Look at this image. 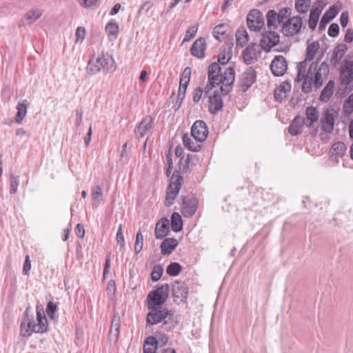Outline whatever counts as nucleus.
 <instances>
[{
  "label": "nucleus",
  "instance_id": "1",
  "mask_svg": "<svg viewBox=\"0 0 353 353\" xmlns=\"http://www.w3.org/2000/svg\"><path fill=\"white\" fill-rule=\"evenodd\" d=\"M296 69L297 75L295 81H303L302 90L305 93L310 92L312 85L316 89L320 88L330 73L329 64L325 61L322 62L319 65V61H313L306 72V61H303L298 63Z\"/></svg>",
  "mask_w": 353,
  "mask_h": 353
},
{
  "label": "nucleus",
  "instance_id": "2",
  "mask_svg": "<svg viewBox=\"0 0 353 353\" xmlns=\"http://www.w3.org/2000/svg\"><path fill=\"white\" fill-rule=\"evenodd\" d=\"M30 307H27L22 321L20 324V335L22 337H29L32 333L43 334L48 331V323L41 305L36 306L37 320L35 323L32 316L28 314Z\"/></svg>",
  "mask_w": 353,
  "mask_h": 353
},
{
  "label": "nucleus",
  "instance_id": "3",
  "mask_svg": "<svg viewBox=\"0 0 353 353\" xmlns=\"http://www.w3.org/2000/svg\"><path fill=\"white\" fill-rule=\"evenodd\" d=\"M183 181L182 176L178 171H175L170 178V185L167 189L165 204L170 206L173 203L176 195L178 194Z\"/></svg>",
  "mask_w": 353,
  "mask_h": 353
},
{
  "label": "nucleus",
  "instance_id": "4",
  "mask_svg": "<svg viewBox=\"0 0 353 353\" xmlns=\"http://www.w3.org/2000/svg\"><path fill=\"white\" fill-rule=\"evenodd\" d=\"M302 25V19L300 17H292L283 23L282 33L287 37L294 36L300 32Z\"/></svg>",
  "mask_w": 353,
  "mask_h": 353
},
{
  "label": "nucleus",
  "instance_id": "5",
  "mask_svg": "<svg viewBox=\"0 0 353 353\" xmlns=\"http://www.w3.org/2000/svg\"><path fill=\"white\" fill-rule=\"evenodd\" d=\"M234 80L235 72L232 67L225 68L223 73H221V79H219V85L222 84L221 90L223 94L226 95L230 92Z\"/></svg>",
  "mask_w": 353,
  "mask_h": 353
},
{
  "label": "nucleus",
  "instance_id": "6",
  "mask_svg": "<svg viewBox=\"0 0 353 353\" xmlns=\"http://www.w3.org/2000/svg\"><path fill=\"white\" fill-rule=\"evenodd\" d=\"M280 41V35L274 30L264 32L260 41V46L265 52H270L273 46Z\"/></svg>",
  "mask_w": 353,
  "mask_h": 353
},
{
  "label": "nucleus",
  "instance_id": "7",
  "mask_svg": "<svg viewBox=\"0 0 353 353\" xmlns=\"http://www.w3.org/2000/svg\"><path fill=\"white\" fill-rule=\"evenodd\" d=\"M260 45L256 43L250 44L242 53L243 61L247 65H251L256 62L261 54Z\"/></svg>",
  "mask_w": 353,
  "mask_h": 353
},
{
  "label": "nucleus",
  "instance_id": "8",
  "mask_svg": "<svg viewBox=\"0 0 353 353\" xmlns=\"http://www.w3.org/2000/svg\"><path fill=\"white\" fill-rule=\"evenodd\" d=\"M247 25L250 30L259 31L264 26L263 14L258 10H251L247 16Z\"/></svg>",
  "mask_w": 353,
  "mask_h": 353
},
{
  "label": "nucleus",
  "instance_id": "9",
  "mask_svg": "<svg viewBox=\"0 0 353 353\" xmlns=\"http://www.w3.org/2000/svg\"><path fill=\"white\" fill-rule=\"evenodd\" d=\"M190 76L191 69L190 68L187 67L183 70L180 78V83L176 101V103H179L177 109L180 107L183 100L185 98L186 90L190 82Z\"/></svg>",
  "mask_w": 353,
  "mask_h": 353
},
{
  "label": "nucleus",
  "instance_id": "10",
  "mask_svg": "<svg viewBox=\"0 0 353 353\" xmlns=\"http://www.w3.org/2000/svg\"><path fill=\"white\" fill-rule=\"evenodd\" d=\"M198 200L194 195L183 198L182 214L186 218L192 217L197 210Z\"/></svg>",
  "mask_w": 353,
  "mask_h": 353
},
{
  "label": "nucleus",
  "instance_id": "11",
  "mask_svg": "<svg viewBox=\"0 0 353 353\" xmlns=\"http://www.w3.org/2000/svg\"><path fill=\"white\" fill-rule=\"evenodd\" d=\"M175 311L164 307L163 305H156V324L163 323L168 325L174 320Z\"/></svg>",
  "mask_w": 353,
  "mask_h": 353
},
{
  "label": "nucleus",
  "instance_id": "12",
  "mask_svg": "<svg viewBox=\"0 0 353 353\" xmlns=\"http://www.w3.org/2000/svg\"><path fill=\"white\" fill-rule=\"evenodd\" d=\"M288 69L286 59L282 55H276L270 64V70L275 77L283 76Z\"/></svg>",
  "mask_w": 353,
  "mask_h": 353
},
{
  "label": "nucleus",
  "instance_id": "13",
  "mask_svg": "<svg viewBox=\"0 0 353 353\" xmlns=\"http://www.w3.org/2000/svg\"><path fill=\"white\" fill-rule=\"evenodd\" d=\"M191 134L195 141H204L208 134V130L205 123L201 120L196 121L192 126Z\"/></svg>",
  "mask_w": 353,
  "mask_h": 353
},
{
  "label": "nucleus",
  "instance_id": "14",
  "mask_svg": "<svg viewBox=\"0 0 353 353\" xmlns=\"http://www.w3.org/2000/svg\"><path fill=\"white\" fill-rule=\"evenodd\" d=\"M256 72L252 67L248 68L241 75L240 88L242 92H246L256 81Z\"/></svg>",
  "mask_w": 353,
  "mask_h": 353
},
{
  "label": "nucleus",
  "instance_id": "15",
  "mask_svg": "<svg viewBox=\"0 0 353 353\" xmlns=\"http://www.w3.org/2000/svg\"><path fill=\"white\" fill-rule=\"evenodd\" d=\"M121 328V319L119 314H114L109 331L108 340L110 343L115 344L118 340Z\"/></svg>",
  "mask_w": 353,
  "mask_h": 353
},
{
  "label": "nucleus",
  "instance_id": "16",
  "mask_svg": "<svg viewBox=\"0 0 353 353\" xmlns=\"http://www.w3.org/2000/svg\"><path fill=\"white\" fill-rule=\"evenodd\" d=\"M222 68L218 63H212L208 68V81L211 87L219 85Z\"/></svg>",
  "mask_w": 353,
  "mask_h": 353
},
{
  "label": "nucleus",
  "instance_id": "17",
  "mask_svg": "<svg viewBox=\"0 0 353 353\" xmlns=\"http://www.w3.org/2000/svg\"><path fill=\"white\" fill-rule=\"evenodd\" d=\"M223 106V101L221 95L218 91H214L213 95L209 97L208 109L212 114H216L220 111Z\"/></svg>",
  "mask_w": 353,
  "mask_h": 353
},
{
  "label": "nucleus",
  "instance_id": "18",
  "mask_svg": "<svg viewBox=\"0 0 353 353\" xmlns=\"http://www.w3.org/2000/svg\"><path fill=\"white\" fill-rule=\"evenodd\" d=\"M205 41L203 37H200L192 43L190 48V53L195 57L202 59L205 57Z\"/></svg>",
  "mask_w": 353,
  "mask_h": 353
},
{
  "label": "nucleus",
  "instance_id": "19",
  "mask_svg": "<svg viewBox=\"0 0 353 353\" xmlns=\"http://www.w3.org/2000/svg\"><path fill=\"white\" fill-rule=\"evenodd\" d=\"M334 117L329 110H326L321 119V128L327 133H331L334 130Z\"/></svg>",
  "mask_w": 353,
  "mask_h": 353
},
{
  "label": "nucleus",
  "instance_id": "20",
  "mask_svg": "<svg viewBox=\"0 0 353 353\" xmlns=\"http://www.w3.org/2000/svg\"><path fill=\"white\" fill-rule=\"evenodd\" d=\"M179 242L174 238H165L160 245L162 255H170L177 248Z\"/></svg>",
  "mask_w": 353,
  "mask_h": 353
},
{
  "label": "nucleus",
  "instance_id": "21",
  "mask_svg": "<svg viewBox=\"0 0 353 353\" xmlns=\"http://www.w3.org/2000/svg\"><path fill=\"white\" fill-rule=\"evenodd\" d=\"M347 148L344 143L341 141L335 142L332 144L330 155L332 159H334L336 162L339 163V158L343 157L346 153Z\"/></svg>",
  "mask_w": 353,
  "mask_h": 353
},
{
  "label": "nucleus",
  "instance_id": "22",
  "mask_svg": "<svg viewBox=\"0 0 353 353\" xmlns=\"http://www.w3.org/2000/svg\"><path fill=\"white\" fill-rule=\"evenodd\" d=\"M97 63H99L101 68L107 72H112L115 70V62L108 54H102L97 59Z\"/></svg>",
  "mask_w": 353,
  "mask_h": 353
},
{
  "label": "nucleus",
  "instance_id": "23",
  "mask_svg": "<svg viewBox=\"0 0 353 353\" xmlns=\"http://www.w3.org/2000/svg\"><path fill=\"white\" fill-rule=\"evenodd\" d=\"M42 14V11L39 9H32L29 10L21 19L19 26H26L32 24Z\"/></svg>",
  "mask_w": 353,
  "mask_h": 353
},
{
  "label": "nucleus",
  "instance_id": "24",
  "mask_svg": "<svg viewBox=\"0 0 353 353\" xmlns=\"http://www.w3.org/2000/svg\"><path fill=\"white\" fill-rule=\"evenodd\" d=\"M198 161L199 158L196 154H189L185 158L182 157L179 161L180 170L183 172H188L196 165Z\"/></svg>",
  "mask_w": 353,
  "mask_h": 353
},
{
  "label": "nucleus",
  "instance_id": "25",
  "mask_svg": "<svg viewBox=\"0 0 353 353\" xmlns=\"http://www.w3.org/2000/svg\"><path fill=\"white\" fill-rule=\"evenodd\" d=\"M170 287L167 283L156 286V305H163L168 299Z\"/></svg>",
  "mask_w": 353,
  "mask_h": 353
},
{
  "label": "nucleus",
  "instance_id": "26",
  "mask_svg": "<svg viewBox=\"0 0 353 353\" xmlns=\"http://www.w3.org/2000/svg\"><path fill=\"white\" fill-rule=\"evenodd\" d=\"M146 301L148 309L152 310L147 314L146 323L147 326H151L154 325V290L149 292Z\"/></svg>",
  "mask_w": 353,
  "mask_h": 353
},
{
  "label": "nucleus",
  "instance_id": "27",
  "mask_svg": "<svg viewBox=\"0 0 353 353\" xmlns=\"http://www.w3.org/2000/svg\"><path fill=\"white\" fill-rule=\"evenodd\" d=\"M319 118V110L312 106L307 108L305 110V125L307 128L314 127Z\"/></svg>",
  "mask_w": 353,
  "mask_h": 353
},
{
  "label": "nucleus",
  "instance_id": "28",
  "mask_svg": "<svg viewBox=\"0 0 353 353\" xmlns=\"http://www.w3.org/2000/svg\"><path fill=\"white\" fill-rule=\"evenodd\" d=\"M305 125V119L301 116L294 117L288 127V132L292 136H296L302 133V129Z\"/></svg>",
  "mask_w": 353,
  "mask_h": 353
},
{
  "label": "nucleus",
  "instance_id": "29",
  "mask_svg": "<svg viewBox=\"0 0 353 353\" xmlns=\"http://www.w3.org/2000/svg\"><path fill=\"white\" fill-rule=\"evenodd\" d=\"M170 232V221L168 219H161L156 223V238L163 239Z\"/></svg>",
  "mask_w": 353,
  "mask_h": 353
},
{
  "label": "nucleus",
  "instance_id": "30",
  "mask_svg": "<svg viewBox=\"0 0 353 353\" xmlns=\"http://www.w3.org/2000/svg\"><path fill=\"white\" fill-rule=\"evenodd\" d=\"M338 12L339 11L335 6H330L321 19L319 26V30H323L327 23L337 15Z\"/></svg>",
  "mask_w": 353,
  "mask_h": 353
},
{
  "label": "nucleus",
  "instance_id": "31",
  "mask_svg": "<svg viewBox=\"0 0 353 353\" xmlns=\"http://www.w3.org/2000/svg\"><path fill=\"white\" fill-rule=\"evenodd\" d=\"M232 46L233 43L230 42L227 43L226 46H224L220 52L218 57L219 64L225 65L228 63L230 59L232 57Z\"/></svg>",
  "mask_w": 353,
  "mask_h": 353
},
{
  "label": "nucleus",
  "instance_id": "32",
  "mask_svg": "<svg viewBox=\"0 0 353 353\" xmlns=\"http://www.w3.org/2000/svg\"><path fill=\"white\" fill-rule=\"evenodd\" d=\"M341 78L342 81L346 83H349L353 79V61L345 63L341 70Z\"/></svg>",
  "mask_w": 353,
  "mask_h": 353
},
{
  "label": "nucleus",
  "instance_id": "33",
  "mask_svg": "<svg viewBox=\"0 0 353 353\" xmlns=\"http://www.w3.org/2000/svg\"><path fill=\"white\" fill-rule=\"evenodd\" d=\"M267 26L268 29L275 30L281 23L278 17L277 12L274 10H270L268 12L267 15Z\"/></svg>",
  "mask_w": 353,
  "mask_h": 353
},
{
  "label": "nucleus",
  "instance_id": "34",
  "mask_svg": "<svg viewBox=\"0 0 353 353\" xmlns=\"http://www.w3.org/2000/svg\"><path fill=\"white\" fill-rule=\"evenodd\" d=\"M235 37L237 46L243 48L248 43L249 36L247 30L243 28H239L236 30Z\"/></svg>",
  "mask_w": 353,
  "mask_h": 353
},
{
  "label": "nucleus",
  "instance_id": "35",
  "mask_svg": "<svg viewBox=\"0 0 353 353\" xmlns=\"http://www.w3.org/2000/svg\"><path fill=\"white\" fill-rule=\"evenodd\" d=\"M319 48L320 45L318 41H312L310 43L308 41L306 50V56L304 61L306 62L307 61H312L314 59L318 50H319Z\"/></svg>",
  "mask_w": 353,
  "mask_h": 353
},
{
  "label": "nucleus",
  "instance_id": "36",
  "mask_svg": "<svg viewBox=\"0 0 353 353\" xmlns=\"http://www.w3.org/2000/svg\"><path fill=\"white\" fill-rule=\"evenodd\" d=\"M152 121L153 118L151 116L146 117L141 121L137 128V133L139 134L140 137H143L150 129Z\"/></svg>",
  "mask_w": 353,
  "mask_h": 353
},
{
  "label": "nucleus",
  "instance_id": "37",
  "mask_svg": "<svg viewBox=\"0 0 353 353\" xmlns=\"http://www.w3.org/2000/svg\"><path fill=\"white\" fill-rule=\"evenodd\" d=\"M199 141H194L191 139L188 134H185L183 137V143L185 147L192 152H198L201 145L198 143Z\"/></svg>",
  "mask_w": 353,
  "mask_h": 353
},
{
  "label": "nucleus",
  "instance_id": "38",
  "mask_svg": "<svg viewBox=\"0 0 353 353\" xmlns=\"http://www.w3.org/2000/svg\"><path fill=\"white\" fill-rule=\"evenodd\" d=\"M171 227L172 230L178 232L183 228V221L181 215L177 212H174L171 216Z\"/></svg>",
  "mask_w": 353,
  "mask_h": 353
},
{
  "label": "nucleus",
  "instance_id": "39",
  "mask_svg": "<svg viewBox=\"0 0 353 353\" xmlns=\"http://www.w3.org/2000/svg\"><path fill=\"white\" fill-rule=\"evenodd\" d=\"M347 50V47L345 44L341 43L338 45L334 50L332 61H334V62L339 61Z\"/></svg>",
  "mask_w": 353,
  "mask_h": 353
},
{
  "label": "nucleus",
  "instance_id": "40",
  "mask_svg": "<svg viewBox=\"0 0 353 353\" xmlns=\"http://www.w3.org/2000/svg\"><path fill=\"white\" fill-rule=\"evenodd\" d=\"M25 102H26V100L23 103H18L17 105V112L15 117V121L18 124L21 123L27 113V106Z\"/></svg>",
  "mask_w": 353,
  "mask_h": 353
},
{
  "label": "nucleus",
  "instance_id": "41",
  "mask_svg": "<svg viewBox=\"0 0 353 353\" xmlns=\"http://www.w3.org/2000/svg\"><path fill=\"white\" fill-rule=\"evenodd\" d=\"M91 196L94 202L92 203V207L96 208L98 206L100 200L103 197V192L101 188L99 185H95L92 188Z\"/></svg>",
  "mask_w": 353,
  "mask_h": 353
},
{
  "label": "nucleus",
  "instance_id": "42",
  "mask_svg": "<svg viewBox=\"0 0 353 353\" xmlns=\"http://www.w3.org/2000/svg\"><path fill=\"white\" fill-rule=\"evenodd\" d=\"M334 86V81L330 80L321 92L320 96V99L321 101H326L332 95Z\"/></svg>",
  "mask_w": 353,
  "mask_h": 353
},
{
  "label": "nucleus",
  "instance_id": "43",
  "mask_svg": "<svg viewBox=\"0 0 353 353\" xmlns=\"http://www.w3.org/2000/svg\"><path fill=\"white\" fill-rule=\"evenodd\" d=\"M311 6L310 0H295V8L299 13H306Z\"/></svg>",
  "mask_w": 353,
  "mask_h": 353
},
{
  "label": "nucleus",
  "instance_id": "44",
  "mask_svg": "<svg viewBox=\"0 0 353 353\" xmlns=\"http://www.w3.org/2000/svg\"><path fill=\"white\" fill-rule=\"evenodd\" d=\"M143 353H154V336H149L145 339Z\"/></svg>",
  "mask_w": 353,
  "mask_h": 353
},
{
  "label": "nucleus",
  "instance_id": "45",
  "mask_svg": "<svg viewBox=\"0 0 353 353\" xmlns=\"http://www.w3.org/2000/svg\"><path fill=\"white\" fill-rule=\"evenodd\" d=\"M182 271L181 265L177 262H172L166 268V273L171 276L179 275Z\"/></svg>",
  "mask_w": 353,
  "mask_h": 353
},
{
  "label": "nucleus",
  "instance_id": "46",
  "mask_svg": "<svg viewBox=\"0 0 353 353\" xmlns=\"http://www.w3.org/2000/svg\"><path fill=\"white\" fill-rule=\"evenodd\" d=\"M228 29V26L225 23L216 26L212 32L214 37L217 40H220L221 37L225 36Z\"/></svg>",
  "mask_w": 353,
  "mask_h": 353
},
{
  "label": "nucleus",
  "instance_id": "47",
  "mask_svg": "<svg viewBox=\"0 0 353 353\" xmlns=\"http://www.w3.org/2000/svg\"><path fill=\"white\" fill-rule=\"evenodd\" d=\"M105 32L108 37H117L119 32V25L116 22H109L105 28Z\"/></svg>",
  "mask_w": 353,
  "mask_h": 353
},
{
  "label": "nucleus",
  "instance_id": "48",
  "mask_svg": "<svg viewBox=\"0 0 353 353\" xmlns=\"http://www.w3.org/2000/svg\"><path fill=\"white\" fill-rule=\"evenodd\" d=\"M153 7V3L151 1H145L139 10V13L141 15H146L151 17L152 15L153 11L152 10Z\"/></svg>",
  "mask_w": 353,
  "mask_h": 353
},
{
  "label": "nucleus",
  "instance_id": "49",
  "mask_svg": "<svg viewBox=\"0 0 353 353\" xmlns=\"http://www.w3.org/2000/svg\"><path fill=\"white\" fill-rule=\"evenodd\" d=\"M101 0H78L79 4L88 9H94L98 7Z\"/></svg>",
  "mask_w": 353,
  "mask_h": 353
},
{
  "label": "nucleus",
  "instance_id": "50",
  "mask_svg": "<svg viewBox=\"0 0 353 353\" xmlns=\"http://www.w3.org/2000/svg\"><path fill=\"white\" fill-rule=\"evenodd\" d=\"M10 193L11 194H15L17 192V188L19 184V176H15L14 174H11L10 176Z\"/></svg>",
  "mask_w": 353,
  "mask_h": 353
},
{
  "label": "nucleus",
  "instance_id": "51",
  "mask_svg": "<svg viewBox=\"0 0 353 353\" xmlns=\"http://www.w3.org/2000/svg\"><path fill=\"white\" fill-rule=\"evenodd\" d=\"M101 66L99 63H97L95 61H89L87 66V71L90 74H94L98 73L101 70Z\"/></svg>",
  "mask_w": 353,
  "mask_h": 353
},
{
  "label": "nucleus",
  "instance_id": "52",
  "mask_svg": "<svg viewBox=\"0 0 353 353\" xmlns=\"http://www.w3.org/2000/svg\"><path fill=\"white\" fill-rule=\"evenodd\" d=\"M143 236L141 231H139L137 233L136 236V241L134 243V250L135 252L139 253L141 250L143 249Z\"/></svg>",
  "mask_w": 353,
  "mask_h": 353
},
{
  "label": "nucleus",
  "instance_id": "53",
  "mask_svg": "<svg viewBox=\"0 0 353 353\" xmlns=\"http://www.w3.org/2000/svg\"><path fill=\"white\" fill-rule=\"evenodd\" d=\"M188 290L183 285H177L173 288V295L176 298L185 297Z\"/></svg>",
  "mask_w": 353,
  "mask_h": 353
},
{
  "label": "nucleus",
  "instance_id": "54",
  "mask_svg": "<svg viewBox=\"0 0 353 353\" xmlns=\"http://www.w3.org/2000/svg\"><path fill=\"white\" fill-rule=\"evenodd\" d=\"M210 88H208V85H206L205 90H203V89H201L200 88H196L193 92L192 99H193L194 102H195V103L199 102V100L201 99V98L202 97L203 92H205V94H207L209 92V90H210Z\"/></svg>",
  "mask_w": 353,
  "mask_h": 353
},
{
  "label": "nucleus",
  "instance_id": "55",
  "mask_svg": "<svg viewBox=\"0 0 353 353\" xmlns=\"http://www.w3.org/2000/svg\"><path fill=\"white\" fill-rule=\"evenodd\" d=\"M57 310V305L52 301H49L46 306V312L50 319H54L55 312Z\"/></svg>",
  "mask_w": 353,
  "mask_h": 353
},
{
  "label": "nucleus",
  "instance_id": "56",
  "mask_svg": "<svg viewBox=\"0 0 353 353\" xmlns=\"http://www.w3.org/2000/svg\"><path fill=\"white\" fill-rule=\"evenodd\" d=\"M168 341V336L161 332H156V350L159 345H165Z\"/></svg>",
  "mask_w": 353,
  "mask_h": 353
},
{
  "label": "nucleus",
  "instance_id": "57",
  "mask_svg": "<svg viewBox=\"0 0 353 353\" xmlns=\"http://www.w3.org/2000/svg\"><path fill=\"white\" fill-rule=\"evenodd\" d=\"M277 14L280 22L284 23L283 21L291 14V9L289 8H282L277 12Z\"/></svg>",
  "mask_w": 353,
  "mask_h": 353
},
{
  "label": "nucleus",
  "instance_id": "58",
  "mask_svg": "<svg viewBox=\"0 0 353 353\" xmlns=\"http://www.w3.org/2000/svg\"><path fill=\"white\" fill-rule=\"evenodd\" d=\"M197 28L195 26H192L188 28L185 32V34L183 37V42H186L192 39L196 34Z\"/></svg>",
  "mask_w": 353,
  "mask_h": 353
},
{
  "label": "nucleus",
  "instance_id": "59",
  "mask_svg": "<svg viewBox=\"0 0 353 353\" xmlns=\"http://www.w3.org/2000/svg\"><path fill=\"white\" fill-rule=\"evenodd\" d=\"M272 49L276 52H288L290 50V46L283 42L280 43L279 41L273 46Z\"/></svg>",
  "mask_w": 353,
  "mask_h": 353
},
{
  "label": "nucleus",
  "instance_id": "60",
  "mask_svg": "<svg viewBox=\"0 0 353 353\" xmlns=\"http://www.w3.org/2000/svg\"><path fill=\"white\" fill-rule=\"evenodd\" d=\"M339 26L337 23H332L329 28L327 33L330 37H335L339 34Z\"/></svg>",
  "mask_w": 353,
  "mask_h": 353
},
{
  "label": "nucleus",
  "instance_id": "61",
  "mask_svg": "<svg viewBox=\"0 0 353 353\" xmlns=\"http://www.w3.org/2000/svg\"><path fill=\"white\" fill-rule=\"evenodd\" d=\"M319 17L315 16L314 14H310L309 20H308V26L310 29L312 30H314L316 27L317 23L319 21Z\"/></svg>",
  "mask_w": 353,
  "mask_h": 353
},
{
  "label": "nucleus",
  "instance_id": "62",
  "mask_svg": "<svg viewBox=\"0 0 353 353\" xmlns=\"http://www.w3.org/2000/svg\"><path fill=\"white\" fill-rule=\"evenodd\" d=\"M30 269H31V261L30 259V256H29V255H26L25 257V261H24L23 267V271H22L23 274L24 275H28L29 271L30 270Z\"/></svg>",
  "mask_w": 353,
  "mask_h": 353
},
{
  "label": "nucleus",
  "instance_id": "63",
  "mask_svg": "<svg viewBox=\"0 0 353 353\" xmlns=\"http://www.w3.org/2000/svg\"><path fill=\"white\" fill-rule=\"evenodd\" d=\"M76 42L83 41L85 36V29L83 27H78L75 32Z\"/></svg>",
  "mask_w": 353,
  "mask_h": 353
},
{
  "label": "nucleus",
  "instance_id": "64",
  "mask_svg": "<svg viewBox=\"0 0 353 353\" xmlns=\"http://www.w3.org/2000/svg\"><path fill=\"white\" fill-rule=\"evenodd\" d=\"M83 111L82 108H77L76 109L75 125L77 127H79L81 124L82 119H83Z\"/></svg>",
  "mask_w": 353,
  "mask_h": 353
}]
</instances>
